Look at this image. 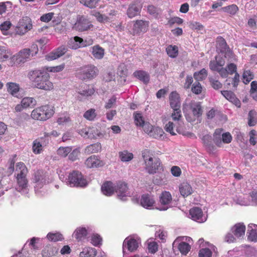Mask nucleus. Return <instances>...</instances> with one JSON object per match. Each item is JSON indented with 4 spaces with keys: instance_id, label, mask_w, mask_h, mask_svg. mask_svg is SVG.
<instances>
[{
    "instance_id": "nucleus-1",
    "label": "nucleus",
    "mask_w": 257,
    "mask_h": 257,
    "mask_svg": "<svg viewBox=\"0 0 257 257\" xmlns=\"http://www.w3.org/2000/svg\"><path fill=\"white\" fill-rule=\"evenodd\" d=\"M27 77L35 88L47 91L54 89V84L50 80V74L43 68L29 70Z\"/></svg>"
},
{
    "instance_id": "nucleus-2",
    "label": "nucleus",
    "mask_w": 257,
    "mask_h": 257,
    "mask_svg": "<svg viewBox=\"0 0 257 257\" xmlns=\"http://www.w3.org/2000/svg\"><path fill=\"white\" fill-rule=\"evenodd\" d=\"M38 50L37 45L33 44L31 48H24L21 50L11 57V60L17 64H24L30 61L32 57L35 56L38 53Z\"/></svg>"
},
{
    "instance_id": "nucleus-3",
    "label": "nucleus",
    "mask_w": 257,
    "mask_h": 257,
    "mask_svg": "<svg viewBox=\"0 0 257 257\" xmlns=\"http://www.w3.org/2000/svg\"><path fill=\"white\" fill-rule=\"evenodd\" d=\"M142 157L144 160L146 171L150 174L156 173L161 163L160 159L153 157L152 153L147 149L142 152Z\"/></svg>"
},
{
    "instance_id": "nucleus-4",
    "label": "nucleus",
    "mask_w": 257,
    "mask_h": 257,
    "mask_svg": "<svg viewBox=\"0 0 257 257\" xmlns=\"http://www.w3.org/2000/svg\"><path fill=\"white\" fill-rule=\"evenodd\" d=\"M55 113L53 106L46 104L37 107L32 110L31 116L35 120L45 121L51 117Z\"/></svg>"
},
{
    "instance_id": "nucleus-5",
    "label": "nucleus",
    "mask_w": 257,
    "mask_h": 257,
    "mask_svg": "<svg viewBox=\"0 0 257 257\" xmlns=\"http://www.w3.org/2000/svg\"><path fill=\"white\" fill-rule=\"evenodd\" d=\"M98 70L93 65H87L80 67L77 70L76 76L81 80H90L98 74Z\"/></svg>"
},
{
    "instance_id": "nucleus-6",
    "label": "nucleus",
    "mask_w": 257,
    "mask_h": 257,
    "mask_svg": "<svg viewBox=\"0 0 257 257\" xmlns=\"http://www.w3.org/2000/svg\"><path fill=\"white\" fill-rule=\"evenodd\" d=\"M68 183L71 187H84L87 184L86 180L79 171H73L68 176Z\"/></svg>"
},
{
    "instance_id": "nucleus-7",
    "label": "nucleus",
    "mask_w": 257,
    "mask_h": 257,
    "mask_svg": "<svg viewBox=\"0 0 257 257\" xmlns=\"http://www.w3.org/2000/svg\"><path fill=\"white\" fill-rule=\"evenodd\" d=\"M192 239L191 237L183 236L178 237L173 242V246H177L178 249L182 254H187L191 249Z\"/></svg>"
},
{
    "instance_id": "nucleus-8",
    "label": "nucleus",
    "mask_w": 257,
    "mask_h": 257,
    "mask_svg": "<svg viewBox=\"0 0 257 257\" xmlns=\"http://www.w3.org/2000/svg\"><path fill=\"white\" fill-rule=\"evenodd\" d=\"M190 106L191 113L186 114L185 117L188 121L192 122L202 115L203 110L200 102L191 101Z\"/></svg>"
},
{
    "instance_id": "nucleus-9",
    "label": "nucleus",
    "mask_w": 257,
    "mask_h": 257,
    "mask_svg": "<svg viewBox=\"0 0 257 257\" xmlns=\"http://www.w3.org/2000/svg\"><path fill=\"white\" fill-rule=\"evenodd\" d=\"M31 19L29 17H24L20 20L15 28L16 34L22 36L32 29Z\"/></svg>"
},
{
    "instance_id": "nucleus-10",
    "label": "nucleus",
    "mask_w": 257,
    "mask_h": 257,
    "mask_svg": "<svg viewBox=\"0 0 257 257\" xmlns=\"http://www.w3.org/2000/svg\"><path fill=\"white\" fill-rule=\"evenodd\" d=\"M141 239L137 235H132L127 237L123 242V252L127 249L131 252L136 250L141 244Z\"/></svg>"
},
{
    "instance_id": "nucleus-11",
    "label": "nucleus",
    "mask_w": 257,
    "mask_h": 257,
    "mask_svg": "<svg viewBox=\"0 0 257 257\" xmlns=\"http://www.w3.org/2000/svg\"><path fill=\"white\" fill-rule=\"evenodd\" d=\"M93 27V25L86 17L83 15H78L76 22L73 26V29L79 32H84L90 30Z\"/></svg>"
},
{
    "instance_id": "nucleus-12",
    "label": "nucleus",
    "mask_w": 257,
    "mask_h": 257,
    "mask_svg": "<svg viewBox=\"0 0 257 257\" xmlns=\"http://www.w3.org/2000/svg\"><path fill=\"white\" fill-rule=\"evenodd\" d=\"M184 212L188 218L199 223L205 222L207 218V211L202 210H185Z\"/></svg>"
},
{
    "instance_id": "nucleus-13",
    "label": "nucleus",
    "mask_w": 257,
    "mask_h": 257,
    "mask_svg": "<svg viewBox=\"0 0 257 257\" xmlns=\"http://www.w3.org/2000/svg\"><path fill=\"white\" fill-rule=\"evenodd\" d=\"M149 21L143 20H136L134 24L132 34L140 35L141 33L146 32L149 26Z\"/></svg>"
},
{
    "instance_id": "nucleus-14",
    "label": "nucleus",
    "mask_w": 257,
    "mask_h": 257,
    "mask_svg": "<svg viewBox=\"0 0 257 257\" xmlns=\"http://www.w3.org/2000/svg\"><path fill=\"white\" fill-rule=\"evenodd\" d=\"M142 5L140 0L134 1L128 7L127 15L130 18H133L140 14Z\"/></svg>"
},
{
    "instance_id": "nucleus-15",
    "label": "nucleus",
    "mask_w": 257,
    "mask_h": 257,
    "mask_svg": "<svg viewBox=\"0 0 257 257\" xmlns=\"http://www.w3.org/2000/svg\"><path fill=\"white\" fill-rule=\"evenodd\" d=\"M77 92L83 96L88 97L93 94L95 89L92 85L82 83L77 88Z\"/></svg>"
},
{
    "instance_id": "nucleus-16",
    "label": "nucleus",
    "mask_w": 257,
    "mask_h": 257,
    "mask_svg": "<svg viewBox=\"0 0 257 257\" xmlns=\"http://www.w3.org/2000/svg\"><path fill=\"white\" fill-rule=\"evenodd\" d=\"M67 51V48L65 46H61L53 51L46 56V59L48 61L55 60L63 56Z\"/></svg>"
},
{
    "instance_id": "nucleus-17",
    "label": "nucleus",
    "mask_w": 257,
    "mask_h": 257,
    "mask_svg": "<svg viewBox=\"0 0 257 257\" xmlns=\"http://www.w3.org/2000/svg\"><path fill=\"white\" fill-rule=\"evenodd\" d=\"M89 231V227L79 226L75 229L72 236L77 241H82L86 238Z\"/></svg>"
},
{
    "instance_id": "nucleus-18",
    "label": "nucleus",
    "mask_w": 257,
    "mask_h": 257,
    "mask_svg": "<svg viewBox=\"0 0 257 257\" xmlns=\"http://www.w3.org/2000/svg\"><path fill=\"white\" fill-rule=\"evenodd\" d=\"M115 192L119 197H126L128 194L127 184L122 181H119L115 186Z\"/></svg>"
},
{
    "instance_id": "nucleus-19",
    "label": "nucleus",
    "mask_w": 257,
    "mask_h": 257,
    "mask_svg": "<svg viewBox=\"0 0 257 257\" xmlns=\"http://www.w3.org/2000/svg\"><path fill=\"white\" fill-rule=\"evenodd\" d=\"M140 203L142 207L147 208L153 207L156 201L154 195L147 193L142 195Z\"/></svg>"
},
{
    "instance_id": "nucleus-20",
    "label": "nucleus",
    "mask_w": 257,
    "mask_h": 257,
    "mask_svg": "<svg viewBox=\"0 0 257 257\" xmlns=\"http://www.w3.org/2000/svg\"><path fill=\"white\" fill-rule=\"evenodd\" d=\"M85 164L89 168L100 167L104 165V162L95 155L91 156L87 158L85 161Z\"/></svg>"
},
{
    "instance_id": "nucleus-21",
    "label": "nucleus",
    "mask_w": 257,
    "mask_h": 257,
    "mask_svg": "<svg viewBox=\"0 0 257 257\" xmlns=\"http://www.w3.org/2000/svg\"><path fill=\"white\" fill-rule=\"evenodd\" d=\"M221 93L223 96L228 100L231 102L237 107H240L241 105V102L240 100L235 96L234 93L228 90L221 91Z\"/></svg>"
},
{
    "instance_id": "nucleus-22",
    "label": "nucleus",
    "mask_w": 257,
    "mask_h": 257,
    "mask_svg": "<svg viewBox=\"0 0 257 257\" xmlns=\"http://www.w3.org/2000/svg\"><path fill=\"white\" fill-rule=\"evenodd\" d=\"M170 106L172 108L181 107L180 97L176 91L172 92L169 97Z\"/></svg>"
},
{
    "instance_id": "nucleus-23",
    "label": "nucleus",
    "mask_w": 257,
    "mask_h": 257,
    "mask_svg": "<svg viewBox=\"0 0 257 257\" xmlns=\"http://www.w3.org/2000/svg\"><path fill=\"white\" fill-rule=\"evenodd\" d=\"M181 195L184 197H187L192 194L193 190L190 184L187 182L181 183L179 186Z\"/></svg>"
},
{
    "instance_id": "nucleus-24",
    "label": "nucleus",
    "mask_w": 257,
    "mask_h": 257,
    "mask_svg": "<svg viewBox=\"0 0 257 257\" xmlns=\"http://www.w3.org/2000/svg\"><path fill=\"white\" fill-rule=\"evenodd\" d=\"M209 68L212 71L218 72L222 78H226L227 69L218 65L215 60L211 61L210 62Z\"/></svg>"
},
{
    "instance_id": "nucleus-25",
    "label": "nucleus",
    "mask_w": 257,
    "mask_h": 257,
    "mask_svg": "<svg viewBox=\"0 0 257 257\" xmlns=\"http://www.w3.org/2000/svg\"><path fill=\"white\" fill-rule=\"evenodd\" d=\"M245 226L242 223H237L231 228L232 232L237 238L243 236L245 234Z\"/></svg>"
},
{
    "instance_id": "nucleus-26",
    "label": "nucleus",
    "mask_w": 257,
    "mask_h": 257,
    "mask_svg": "<svg viewBox=\"0 0 257 257\" xmlns=\"http://www.w3.org/2000/svg\"><path fill=\"white\" fill-rule=\"evenodd\" d=\"M101 191L105 195L109 196L115 192V187L111 181H106L101 186Z\"/></svg>"
},
{
    "instance_id": "nucleus-27",
    "label": "nucleus",
    "mask_w": 257,
    "mask_h": 257,
    "mask_svg": "<svg viewBox=\"0 0 257 257\" xmlns=\"http://www.w3.org/2000/svg\"><path fill=\"white\" fill-rule=\"evenodd\" d=\"M92 55L96 59H101L104 55V49L99 45H96L91 47Z\"/></svg>"
},
{
    "instance_id": "nucleus-28",
    "label": "nucleus",
    "mask_w": 257,
    "mask_h": 257,
    "mask_svg": "<svg viewBox=\"0 0 257 257\" xmlns=\"http://www.w3.org/2000/svg\"><path fill=\"white\" fill-rule=\"evenodd\" d=\"M257 226L255 224L250 223L248 225V239L250 241H257V233L256 231Z\"/></svg>"
},
{
    "instance_id": "nucleus-29",
    "label": "nucleus",
    "mask_w": 257,
    "mask_h": 257,
    "mask_svg": "<svg viewBox=\"0 0 257 257\" xmlns=\"http://www.w3.org/2000/svg\"><path fill=\"white\" fill-rule=\"evenodd\" d=\"M81 42H82V38L78 36H75L69 40L68 46L72 49L76 50L82 48Z\"/></svg>"
},
{
    "instance_id": "nucleus-30",
    "label": "nucleus",
    "mask_w": 257,
    "mask_h": 257,
    "mask_svg": "<svg viewBox=\"0 0 257 257\" xmlns=\"http://www.w3.org/2000/svg\"><path fill=\"white\" fill-rule=\"evenodd\" d=\"M214 250V246L208 243L207 247L202 248L199 250L198 256L199 257H211L212 250Z\"/></svg>"
},
{
    "instance_id": "nucleus-31",
    "label": "nucleus",
    "mask_w": 257,
    "mask_h": 257,
    "mask_svg": "<svg viewBox=\"0 0 257 257\" xmlns=\"http://www.w3.org/2000/svg\"><path fill=\"white\" fill-rule=\"evenodd\" d=\"M223 128H217L213 135V141L215 145L218 147H222V134Z\"/></svg>"
},
{
    "instance_id": "nucleus-32",
    "label": "nucleus",
    "mask_w": 257,
    "mask_h": 257,
    "mask_svg": "<svg viewBox=\"0 0 257 257\" xmlns=\"http://www.w3.org/2000/svg\"><path fill=\"white\" fill-rule=\"evenodd\" d=\"M134 76L144 82L145 83H148L150 81V76L149 74L143 70H137L134 72Z\"/></svg>"
},
{
    "instance_id": "nucleus-33",
    "label": "nucleus",
    "mask_w": 257,
    "mask_h": 257,
    "mask_svg": "<svg viewBox=\"0 0 257 257\" xmlns=\"http://www.w3.org/2000/svg\"><path fill=\"white\" fill-rule=\"evenodd\" d=\"M159 199L161 204L168 205L171 202L172 197L170 192L164 191L161 194Z\"/></svg>"
},
{
    "instance_id": "nucleus-34",
    "label": "nucleus",
    "mask_w": 257,
    "mask_h": 257,
    "mask_svg": "<svg viewBox=\"0 0 257 257\" xmlns=\"http://www.w3.org/2000/svg\"><path fill=\"white\" fill-rule=\"evenodd\" d=\"M58 248L56 247L47 246L42 251L43 257H51L58 252Z\"/></svg>"
},
{
    "instance_id": "nucleus-35",
    "label": "nucleus",
    "mask_w": 257,
    "mask_h": 257,
    "mask_svg": "<svg viewBox=\"0 0 257 257\" xmlns=\"http://www.w3.org/2000/svg\"><path fill=\"white\" fill-rule=\"evenodd\" d=\"M96 250L90 247H84L79 254L80 257H95L96 255Z\"/></svg>"
},
{
    "instance_id": "nucleus-36",
    "label": "nucleus",
    "mask_w": 257,
    "mask_h": 257,
    "mask_svg": "<svg viewBox=\"0 0 257 257\" xmlns=\"http://www.w3.org/2000/svg\"><path fill=\"white\" fill-rule=\"evenodd\" d=\"M101 150V145L99 143L90 145L85 149V153L87 154L97 153Z\"/></svg>"
},
{
    "instance_id": "nucleus-37",
    "label": "nucleus",
    "mask_w": 257,
    "mask_h": 257,
    "mask_svg": "<svg viewBox=\"0 0 257 257\" xmlns=\"http://www.w3.org/2000/svg\"><path fill=\"white\" fill-rule=\"evenodd\" d=\"M166 51L167 55L172 58H176L179 54V49L178 46L176 45H170L166 48Z\"/></svg>"
},
{
    "instance_id": "nucleus-38",
    "label": "nucleus",
    "mask_w": 257,
    "mask_h": 257,
    "mask_svg": "<svg viewBox=\"0 0 257 257\" xmlns=\"http://www.w3.org/2000/svg\"><path fill=\"white\" fill-rule=\"evenodd\" d=\"M17 181L18 185L17 189H19V191L27 187L28 180L26 178V175H17Z\"/></svg>"
},
{
    "instance_id": "nucleus-39",
    "label": "nucleus",
    "mask_w": 257,
    "mask_h": 257,
    "mask_svg": "<svg viewBox=\"0 0 257 257\" xmlns=\"http://www.w3.org/2000/svg\"><path fill=\"white\" fill-rule=\"evenodd\" d=\"M42 140V138L37 139L33 141L32 150L35 154H39L43 151Z\"/></svg>"
},
{
    "instance_id": "nucleus-40",
    "label": "nucleus",
    "mask_w": 257,
    "mask_h": 257,
    "mask_svg": "<svg viewBox=\"0 0 257 257\" xmlns=\"http://www.w3.org/2000/svg\"><path fill=\"white\" fill-rule=\"evenodd\" d=\"M11 53L9 49L5 46H0V61H4L9 59L11 55Z\"/></svg>"
},
{
    "instance_id": "nucleus-41",
    "label": "nucleus",
    "mask_w": 257,
    "mask_h": 257,
    "mask_svg": "<svg viewBox=\"0 0 257 257\" xmlns=\"http://www.w3.org/2000/svg\"><path fill=\"white\" fill-rule=\"evenodd\" d=\"M21 103L23 107L27 108L31 106H34L36 105V100L33 97H27L22 99Z\"/></svg>"
},
{
    "instance_id": "nucleus-42",
    "label": "nucleus",
    "mask_w": 257,
    "mask_h": 257,
    "mask_svg": "<svg viewBox=\"0 0 257 257\" xmlns=\"http://www.w3.org/2000/svg\"><path fill=\"white\" fill-rule=\"evenodd\" d=\"M16 171L18 172L17 175H27L28 171L25 164L23 162H19L16 166Z\"/></svg>"
},
{
    "instance_id": "nucleus-43",
    "label": "nucleus",
    "mask_w": 257,
    "mask_h": 257,
    "mask_svg": "<svg viewBox=\"0 0 257 257\" xmlns=\"http://www.w3.org/2000/svg\"><path fill=\"white\" fill-rule=\"evenodd\" d=\"M216 47L219 49L221 52L225 51L228 48L225 40L222 37L219 36L216 40Z\"/></svg>"
},
{
    "instance_id": "nucleus-44",
    "label": "nucleus",
    "mask_w": 257,
    "mask_h": 257,
    "mask_svg": "<svg viewBox=\"0 0 257 257\" xmlns=\"http://www.w3.org/2000/svg\"><path fill=\"white\" fill-rule=\"evenodd\" d=\"M8 91L12 95L16 94L20 90L19 85L14 82H8L7 83Z\"/></svg>"
},
{
    "instance_id": "nucleus-45",
    "label": "nucleus",
    "mask_w": 257,
    "mask_h": 257,
    "mask_svg": "<svg viewBox=\"0 0 257 257\" xmlns=\"http://www.w3.org/2000/svg\"><path fill=\"white\" fill-rule=\"evenodd\" d=\"M65 64L63 63L60 65L56 66H44L43 69L47 72H54L57 73L62 71L65 68Z\"/></svg>"
},
{
    "instance_id": "nucleus-46",
    "label": "nucleus",
    "mask_w": 257,
    "mask_h": 257,
    "mask_svg": "<svg viewBox=\"0 0 257 257\" xmlns=\"http://www.w3.org/2000/svg\"><path fill=\"white\" fill-rule=\"evenodd\" d=\"M207 70L203 68L199 71L195 72L194 73L193 76L195 79L198 82V81H202L205 79L207 76Z\"/></svg>"
},
{
    "instance_id": "nucleus-47",
    "label": "nucleus",
    "mask_w": 257,
    "mask_h": 257,
    "mask_svg": "<svg viewBox=\"0 0 257 257\" xmlns=\"http://www.w3.org/2000/svg\"><path fill=\"white\" fill-rule=\"evenodd\" d=\"M12 23L9 21H6L0 25V30L4 35L8 36L10 35L9 29L12 27Z\"/></svg>"
},
{
    "instance_id": "nucleus-48",
    "label": "nucleus",
    "mask_w": 257,
    "mask_h": 257,
    "mask_svg": "<svg viewBox=\"0 0 257 257\" xmlns=\"http://www.w3.org/2000/svg\"><path fill=\"white\" fill-rule=\"evenodd\" d=\"M134 116L135 124L138 126H143L145 121L142 114L136 111L134 113Z\"/></svg>"
},
{
    "instance_id": "nucleus-49",
    "label": "nucleus",
    "mask_w": 257,
    "mask_h": 257,
    "mask_svg": "<svg viewBox=\"0 0 257 257\" xmlns=\"http://www.w3.org/2000/svg\"><path fill=\"white\" fill-rule=\"evenodd\" d=\"M119 156L122 162L130 161L133 158V154L127 151H123L119 153Z\"/></svg>"
},
{
    "instance_id": "nucleus-50",
    "label": "nucleus",
    "mask_w": 257,
    "mask_h": 257,
    "mask_svg": "<svg viewBox=\"0 0 257 257\" xmlns=\"http://www.w3.org/2000/svg\"><path fill=\"white\" fill-rule=\"evenodd\" d=\"M47 238L51 241H57L63 239L62 235L59 232H49L47 235Z\"/></svg>"
},
{
    "instance_id": "nucleus-51",
    "label": "nucleus",
    "mask_w": 257,
    "mask_h": 257,
    "mask_svg": "<svg viewBox=\"0 0 257 257\" xmlns=\"http://www.w3.org/2000/svg\"><path fill=\"white\" fill-rule=\"evenodd\" d=\"M97 116L95 109L90 108L85 112L83 117L87 120L92 121L94 120Z\"/></svg>"
},
{
    "instance_id": "nucleus-52",
    "label": "nucleus",
    "mask_w": 257,
    "mask_h": 257,
    "mask_svg": "<svg viewBox=\"0 0 257 257\" xmlns=\"http://www.w3.org/2000/svg\"><path fill=\"white\" fill-rule=\"evenodd\" d=\"M221 10L231 15H234L238 11L237 6L235 5H231L221 8Z\"/></svg>"
},
{
    "instance_id": "nucleus-53",
    "label": "nucleus",
    "mask_w": 257,
    "mask_h": 257,
    "mask_svg": "<svg viewBox=\"0 0 257 257\" xmlns=\"http://www.w3.org/2000/svg\"><path fill=\"white\" fill-rule=\"evenodd\" d=\"M164 134L162 128L159 127H154L152 132L150 133V137L155 139L161 138Z\"/></svg>"
},
{
    "instance_id": "nucleus-54",
    "label": "nucleus",
    "mask_w": 257,
    "mask_h": 257,
    "mask_svg": "<svg viewBox=\"0 0 257 257\" xmlns=\"http://www.w3.org/2000/svg\"><path fill=\"white\" fill-rule=\"evenodd\" d=\"M117 74L121 79L120 81L124 83L126 81V78L127 75V69L124 67L120 66L117 70Z\"/></svg>"
},
{
    "instance_id": "nucleus-55",
    "label": "nucleus",
    "mask_w": 257,
    "mask_h": 257,
    "mask_svg": "<svg viewBox=\"0 0 257 257\" xmlns=\"http://www.w3.org/2000/svg\"><path fill=\"white\" fill-rule=\"evenodd\" d=\"M173 112L172 113L171 117L175 121H179L182 118L180 107L174 108Z\"/></svg>"
},
{
    "instance_id": "nucleus-56",
    "label": "nucleus",
    "mask_w": 257,
    "mask_h": 257,
    "mask_svg": "<svg viewBox=\"0 0 257 257\" xmlns=\"http://www.w3.org/2000/svg\"><path fill=\"white\" fill-rule=\"evenodd\" d=\"M72 151V148L69 147H60L57 150V154L61 157H66Z\"/></svg>"
},
{
    "instance_id": "nucleus-57",
    "label": "nucleus",
    "mask_w": 257,
    "mask_h": 257,
    "mask_svg": "<svg viewBox=\"0 0 257 257\" xmlns=\"http://www.w3.org/2000/svg\"><path fill=\"white\" fill-rule=\"evenodd\" d=\"M100 0H80V3L85 6L93 9L96 7L97 4Z\"/></svg>"
},
{
    "instance_id": "nucleus-58",
    "label": "nucleus",
    "mask_w": 257,
    "mask_h": 257,
    "mask_svg": "<svg viewBox=\"0 0 257 257\" xmlns=\"http://www.w3.org/2000/svg\"><path fill=\"white\" fill-rule=\"evenodd\" d=\"M70 120L71 119L69 114L67 112H65L60 115L58 118L57 122L59 124H63L70 121Z\"/></svg>"
},
{
    "instance_id": "nucleus-59",
    "label": "nucleus",
    "mask_w": 257,
    "mask_h": 257,
    "mask_svg": "<svg viewBox=\"0 0 257 257\" xmlns=\"http://www.w3.org/2000/svg\"><path fill=\"white\" fill-rule=\"evenodd\" d=\"M92 15L96 18L98 22L101 23H104L109 21V18L107 16L102 15L98 12H94Z\"/></svg>"
},
{
    "instance_id": "nucleus-60",
    "label": "nucleus",
    "mask_w": 257,
    "mask_h": 257,
    "mask_svg": "<svg viewBox=\"0 0 257 257\" xmlns=\"http://www.w3.org/2000/svg\"><path fill=\"white\" fill-rule=\"evenodd\" d=\"M102 238L97 233H93L91 237V243L94 246H97L101 244Z\"/></svg>"
},
{
    "instance_id": "nucleus-61",
    "label": "nucleus",
    "mask_w": 257,
    "mask_h": 257,
    "mask_svg": "<svg viewBox=\"0 0 257 257\" xmlns=\"http://www.w3.org/2000/svg\"><path fill=\"white\" fill-rule=\"evenodd\" d=\"M202 86L200 82H195L191 87L192 92L195 94H200L202 91Z\"/></svg>"
},
{
    "instance_id": "nucleus-62",
    "label": "nucleus",
    "mask_w": 257,
    "mask_h": 257,
    "mask_svg": "<svg viewBox=\"0 0 257 257\" xmlns=\"http://www.w3.org/2000/svg\"><path fill=\"white\" fill-rule=\"evenodd\" d=\"M253 78V75L250 70H246L243 74V82L244 84H248Z\"/></svg>"
},
{
    "instance_id": "nucleus-63",
    "label": "nucleus",
    "mask_w": 257,
    "mask_h": 257,
    "mask_svg": "<svg viewBox=\"0 0 257 257\" xmlns=\"http://www.w3.org/2000/svg\"><path fill=\"white\" fill-rule=\"evenodd\" d=\"M92 129L90 127H84L80 130L79 134L84 138H91L92 136L91 135Z\"/></svg>"
},
{
    "instance_id": "nucleus-64",
    "label": "nucleus",
    "mask_w": 257,
    "mask_h": 257,
    "mask_svg": "<svg viewBox=\"0 0 257 257\" xmlns=\"http://www.w3.org/2000/svg\"><path fill=\"white\" fill-rule=\"evenodd\" d=\"M209 82L211 86L216 90L219 89L222 87V83L218 80H216L212 77L209 78Z\"/></svg>"
}]
</instances>
